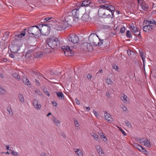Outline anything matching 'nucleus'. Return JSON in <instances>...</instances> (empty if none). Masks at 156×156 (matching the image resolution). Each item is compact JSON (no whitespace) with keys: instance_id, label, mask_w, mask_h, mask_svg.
I'll use <instances>...</instances> for the list:
<instances>
[{"instance_id":"56","label":"nucleus","mask_w":156,"mask_h":156,"mask_svg":"<svg viewBox=\"0 0 156 156\" xmlns=\"http://www.w3.org/2000/svg\"><path fill=\"white\" fill-rule=\"evenodd\" d=\"M120 130L123 133V134L124 136L126 135V133L123 129H120Z\"/></svg>"},{"instance_id":"25","label":"nucleus","mask_w":156,"mask_h":156,"mask_svg":"<svg viewBox=\"0 0 156 156\" xmlns=\"http://www.w3.org/2000/svg\"><path fill=\"white\" fill-rule=\"evenodd\" d=\"M123 95H122L121 97V99L124 103L126 102L127 101V96L124 94H123Z\"/></svg>"},{"instance_id":"50","label":"nucleus","mask_w":156,"mask_h":156,"mask_svg":"<svg viewBox=\"0 0 156 156\" xmlns=\"http://www.w3.org/2000/svg\"><path fill=\"white\" fill-rule=\"evenodd\" d=\"M107 120L108 121V122L109 123H111L113 120V119L111 117L110 118H109Z\"/></svg>"},{"instance_id":"57","label":"nucleus","mask_w":156,"mask_h":156,"mask_svg":"<svg viewBox=\"0 0 156 156\" xmlns=\"http://www.w3.org/2000/svg\"><path fill=\"white\" fill-rule=\"evenodd\" d=\"M35 81L36 84L38 85H40V83L39 81L37 79L35 80Z\"/></svg>"},{"instance_id":"30","label":"nucleus","mask_w":156,"mask_h":156,"mask_svg":"<svg viewBox=\"0 0 156 156\" xmlns=\"http://www.w3.org/2000/svg\"><path fill=\"white\" fill-rule=\"evenodd\" d=\"M126 36L127 37L131 38L132 37V35L130 31L129 30H127L126 32Z\"/></svg>"},{"instance_id":"37","label":"nucleus","mask_w":156,"mask_h":156,"mask_svg":"<svg viewBox=\"0 0 156 156\" xmlns=\"http://www.w3.org/2000/svg\"><path fill=\"white\" fill-rule=\"evenodd\" d=\"M106 82L108 84H111L112 82V80L110 78H108L106 80Z\"/></svg>"},{"instance_id":"26","label":"nucleus","mask_w":156,"mask_h":156,"mask_svg":"<svg viewBox=\"0 0 156 156\" xmlns=\"http://www.w3.org/2000/svg\"><path fill=\"white\" fill-rule=\"evenodd\" d=\"M104 112L105 113V118L106 120L109 119V118L111 117V115L110 114L107 113L105 111H104Z\"/></svg>"},{"instance_id":"1","label":"nucleus","mask_w":156,"mask_h":156,"mask_svg":"<svg viewBox=\"0 0 156 156\" xmlns=\"http://www.w3.org/2000/svg\"><path fill=\"white\" fill-rule=\"evenodd\" d=\"M78 9L76 8L73 9L72 11L73 16L70 15L71 12H69L65 17V21H63L62 23L61 27H58L56 30H61L65 29L72 22L76 23L78 20Z\"/></svg>"},{"instance_id":"4","label":"nucleus","mask_w":156,"mask_h":156,"mask_svg":"<svg viewBox=\"0 0 156 156\" xmlns=\"http://www.w3.org/2000/svg\"><path fill=\"white\" fill-rule=\"evenodd\" d=\"M24 30H27L28 33L35 36L37 35L40 33V29L39 27L36 26H30L27 28L24 29Z\"/></svg>"},{"instance_id":"13","label":"nucleus","mask_w":156,"mask_h":156,"mask_svg":"<svg viewBox=\"0 0 156 156\" xmlns=\"http://www.w3.org/2000/svg\"><path fill=\"white\" fill-rule=\"evenodd\" d=\"M81 19L84 21L88 22L91 20V17L89 15L84 13L81 17Z\"/></svg>"},{"instance_id":"3","label":"nucleus","mask_w":156,"mask_h":156,"mask_svg":"<svg viewBox=\"0 0 156 156\" xmlns=\"http://www.w3.org/2000/svg\"><path fill=\"white\" fill-rule=\"evenodd\" d=\"M110 9H100V13L98 14L99 16L101 18H112L114 17V12L115 10V8L114 6H110Z\"/></svg>"},{"instance_id":"53","label":"nucleus","mask_w":156,"mask_h":156,"mask_svg":"<svg viewBox=\"0 0 156 156\" xmlns=\"http://www.w3.org/2000/svg\"><path fill=\"white\" fill-rule=\"evenodd\" d=\"M136 27H135L133 25H131L130 26H129V28L131 31L132 30H133V29H135Z\"/></svg>"},{"instance_id":"17","label":"nucleus","mask_w":156,"mask_h":156,"mask_svg":"<svg viewBox=\"0 0 156 156\" xmlns=\"http://www.w3.org/2000/svg\"><path fill=\"white\" fill-rule=\"evenodd\" d=\"M136 146L138 147L137 149L139 151H142L143 152H146L145 153V154H147L148 152L144 148L142 147L141 146L139 145L138 144H136Z\"/></svg>"},{"instance_id":"11","label":"nucleus","mask_w":156,"mask_h":156,"mask_svg":"<svg viewBox=\"0 0 156 156\" xmlns=\"http://www.w3.org/2000/svg\"><path fill=\"white\" fill-rule=\"evenodd\" d=\"M90 0H85L83 1L82 3H81V2H80V3L79 5V11L80 10V8L82 7H86V8L88 6V5L90 4V3H89Z\"/></svg>"},{"instance_id":"64","label":"nucleus","mask_w":156,"mask_h":156,"mask_svg":"<svg viewBox=\"0 0 156 156\" xmlns=\"http://www.w3.org/2000/svg\"><path fill=\"white\" fill-rule=\"evenodd\" d=\"M93 112L94 114L96 116H97L96 115L98 114L96 111L94 110H93Z\"/></svg>"},{"instance_id":"51","label":"nucleus","mask_w":156,"mask_h":156,"mask_svg":"<svg viewBox=\"0 0 156 156\" xmlns=\"http://www.w3.org/2000/svg\"><path fill=\"white\" fill-rule=\"evenodd\" d=\"M79 156H83L82 152L81 150L79 149Z\"/></svg>"},{"instance_id":"8","label":"nucleus","mask_w":156,"mask_h":156,"mask_svg":"<svg viewBox=\"0 0 156 156\" xmlns=\"http://www.w3.org/2000/svg\"><path fill=\"white\" fill-rule=\"evenodd\" d=\"M40 27H42V28L40 29V33L43 35H48L49 34L50 31V27L48 24H42L39 25Z\"/></svg>"},{"instance_id":"48","label":"nucleus","mask_w":156,"mask_h":156,"mask_svg":"<svg viewBox=\"0 0 156 156\" xmlns=\"http://www.w3.org/2000/svg\"><path fill=\"white\" fill-rule=\"evenodd\" d=\"M140 5H145L146 2L143 0H140Z\"/></svg>"},{"instance_id":"23","label":"nucleus","mask_w":156,"mask_h":156,"mask_svg":"<svg viewBox=\"0 0 156 156\" xmlns=\"http://www.w3.org/2000/svg\"><path fill=\"white\" fill-rule=\"evenodd\" d=\"M43 55V53L42 52L40 51L37 53H36L34 55V56L36 58H40Z\"/></svg>"},{"instance_id":"52","label":"nucleus","mask_w":156,"mask_h":156,"mask_svg":"<svg viewBox=\"0 0 156 156\" xmlns=\"http://www.w3.org/2000/svg\"><path fill=\"white\" fill-rule=\"evenodd\" d=\"M44 92L45 94L47 95L48 97L50 96V94L48 90L44 91Z\"/></svg>"},{"instance_id":"31","label":"nucleus","mask_w":156,"mask_h":156,"mask_svg":"<svg viewBox=\"0 0 156 156\" xmlns=\"http://www.w3.org/2000/svg\"><path fill=\"white\" fill-rule=\"evenodd\" d=\"M147 23H148V25H150V24H153V21H149L148 20H144L143 23V25H144V23H145V24H147Z\"/></svg>"},{"instance_id":"6","label":"nucleus","mask_w":156,"mask_h":156,"mask_svg":"<svg viewBox=\"0 0 156 156\" xmlns=\"http://www.w3.org/2000/svg\"><path fill=\"white\" fill-rule=\"evenodd\" d=\"M69 39V41L71 42L73 44L72 47L73 49H76L78 47V36L74 34H71Z\"/></svg>"},{"instance_id":"39","label":"nucleus","mask_w":156,"mask_h":156,"mask_svg":"<svg viewBox=\"0 0 156 156\" xmlns=\"http://www.w3.org/2000/svg\"><path fill=\"white\" fill-rule=\"evenodd\" d=\"M93 136L94 138L97 141L98 139H99V136L96 134L94 133L93 134Z\"/></svg>"},{"instance_id":"43","label":"nucleus","mask_w":156,"mask_h":156,"mask_svg":"<svg viewBox=\"0 0 156 156\" xmlns=\"http://www.w3.org/2000/svg\"><path fill=\"white\" fill-rule=\"evenodd\" d=\"M113 68L115 70L117 71L118 69V67L115 64H113L112 65Z\"/></svg>"},{"instance_id":"27","label":"nucleus","mask_w":156,"mask_h":156,"mask_svg":"<svg viewBox=\"0 0 156 156\" xmlns=\"http://www.w3.org/2000/svg\"><path fill=\"white\" fill-rule=\"evenodd\" d=\"M100 137L104 142H106L108 141V140L107 137L105 136L104 134L100 135Z\"/></svg>"},{"instance_id":"18","label":"nucleus","mask_w":156,"mask_h":156,"mask_svg":"<svg viewBox=\"0 0 156 156\" xmlns=\"http://www.w3.org/2000/svg\"><path fill=\"white\" fill-rule=\"evenodd\" d=\"M22 80L23 83L25 84L28 85L30 84V83L28 79L26 77H23Z\"/></svg>"},{"instance_id":"28","label":"nucleus","mask_w":156,"mask_h":156,"mask_svg":"<svg viewBox=\"0 0 156 156\" xmlns=\"http://www.w3.org/2000/svg\"><path fill=\"white\" fill-rule=\"evenodd\" d=\"M7 110L9 112V114L11 116H12L13 115V113L12 111L11 108L10 107H7Z\"/></svg>"},{"instance_id":"19","label":"nucleus","mask_w":156,"mask_h":156,"mask_svg":"<svg viewBox=\"0 0 156 156\" xmlns=\"http://www.w3.org/2000/svg\"><path fill=\"white\" fill-rule=\"evenodd\" d=\"M18 97L19 99L21 102L22 103H24V97L22 94H19L18 95Z\"/></svg>"},{"instance_id":"22","label":"nucleus","mask_w":156,"mask_h":156,"mask_svg":"<svg viewBox=\"0 0 156 156\" xmlns=\"http://www.w3.org/2000/svg\"><path fill=\"white\" fill-rule=\"evenodd\" d=\"M12 76L16 79L18 80H20V76L16 73H14L12 74Z\"/></svg>"},{"instance_id":"44","label":"nucleus","mask_w":156,"mask_h":156,"mask_svg":"<svg viewBox=\"0 0 156 156\" xmlns=\"http://www.w3.org/2000/svg\"><path fill=\"white\" fill-rule=\"evenodd\" d=\"M9 33L8 32H6L4 34L3 37H5V39L7 37L9 36ZM3 38L4 37H3Z\"/></svg>"},{"instance_id":"35","label":"nucleus","mask_w":156,"mask_h":156,"mask_svg":"<svg viewBox=\"0 0 156 156\" xmlns=\"http://www.w3.org/2000/svg\"><path fill=\"white\" fill-rule=\"evenodd\" d=\"M89 3H90V4H89L88 5V6H88H90V7H92V8H95V4L94 2H92L90 1V0Z\"/></svg>"},{"instance_id":"40","label":"nucleus","mask_w":156,"mask_h":156,"mask_svg":"<svg viewBox=\"0 0 156 156\" xmlns=\"http://www.w3.org/2000/svg\"><path fill=\"white\" fill-rule=\"evenodd\" d=\"M127 54L128 55L131 56L134 53V52L129 49H128L127 51Z\"/></svg>"},{"instance_id":"15","label":"nucleus","mask_w":156,"mask_h":156,"mask_svg":"<svg viewBox=\"0 0 156 156\" xmlns=\"http://www.w3.org/2000/svg\"><path fill=\"white\" fill-rule=\"evenodd\" d=\"M20 48L18 46L16 45H14L13 46L12 50L13 53H16L20 50Z\"/></svg>"},{"instance_id":"42","label":"nucleus","mask_w":156,"mask_h":156,"mask_svg":"<svg viewBox=\"0 0 156 156\" xmlns=\"http://www.w3.org/2000/svg\"><path fill=\"white\" fill-rule=\"evenodd\" d=\"M125 122L126 125L127 126L129 127L132 126L130 122H129L128 121H125Z\"/></svg>"},{"instance_id":"36","label":"nucleus","mask_w":156,"mask_h":156,"mask_svg":"<svg viewBox=\"0 0 156 156\" xmlns=\"http://www.w3.org/2000/svg\"><path fill=\"white\" fill-rule=\"evenodd\" d=\"M25 32L24 31L21 32L20 34L18 35V37H21L22 36H24L25 35Z\"/></svg>"},{"instance_id":"16","label":"nucleus","mask_w":156,"mask_h":156,"mask_svg":"<svg viewBox=\"0 0 156 156\" xmlns=\"http://www.w3.org/2000/svg\"><path fill=\"white\" fill-rule=\"evenodd\" d=\"M55 93H56V95L58 97L59 99L61 100H63L64 99V94L61 92H55Z\"/></svg>"},{"instance_id":"61","label":"nucleus","mask_w":156,"mask_h":156,"mask_svg":"<svg viewBox=\"0 0 156 156\" xmlns=\"http://www.w3.org/2000/svg\"><path fill=\"white\" fill-rule=\"evenodd\" d=\"M103 3L105 4H109V2L108 1L104 0Z\"/></svg>"},{"instance_id":"9","label":"nucleus","mask_w":156,"mask_h":156,"mask_svg":"<svg viewBox=\"0 0 156 156\" xmlns=\"http://www.w3.org/2000/svg\"><path fill=\"white\" fill-rule=\"evenodd\" d=\"M85 10H86V11L88 13V15L90 16L94 17L96 15L97 11L95 8L88 6L87 7L86 9H83V12H84Z\"/></svg>"},{"instance_id":"12","label":"nucleus","mask_w":156,"mask_h":156,"mask_svg":"<svg viewBox=\"0 0 156 156\" xmlns=\"http://www.w3.org/2000/svg\"><path fill=\"white\" fill-rule=\"evenodd\" d=\"M32 103L35 108L37 110H39L41 108V105L39 104L38 101L36 99L33 100Z\"/></svg>"},{"instance_id":"14","label":"nucleus","mask_w":156,"mask_h":156,"mask_svg":"<svg viewBox=\"0 0 156 156\" xmlns=\"http://www.w3.org/2000/svg\"><path fill=\"white\" fill-rule=\"evenodd\" d=\"M110 6H113L111 5L110 4H104V5H101L100 6V8L98 9V14L100 13V9H109L110 10H111V9L110 8Z\"/></svg>"},{"instance_id":"59","label":"nucleus","mask_w":156,"mask_h":156,"mask_svg":"<svg viewBox=\"0 0 156 156\" xmlns=\"http://www.w3.org/2000/svg\"><path fill=\"white\" fill-rule=\"evenodd\" d=\"M52 104L55 106H56L57 105V103L55 102V101H53L52 102Z\"/></svg>"},{"instance_id":"58","label":"nucleus","mask_w":156,"mask_h":156,"mask_svg":"<svg viewBox=\"0 0 156 156\" xmlns=\"http://www.w3.org/2000/svg\"><path fill=\"white\" fill-rule=\"evenodd\" d=\"M33 52V50H30L28 51L27 52V54H29L30 53H32Z\"/></svg>"},{"instance_id":"54","label":"nucleus","mask_w":156,"mask_h":156,"mask_svg":"<svg viewBox=\"0 0 156 156\" xmlns=\"http://www.w3.org/2000/svg\"><path fill=\"white\" fill-rule=\"evenodd\" d=\"M98 36L97 35V36H96V38H95V39H93V40H94V41L95 42H98Z\"/></svg>"},{"instance_id":"7","label":"nucleus","mask_w":156,"mask_h":156,"mask_svg":"<svg viewBox=\"0 0 156 156\" xmlns=\"http://www.w3.org/2000/svg\"><path fill=\"white\" fill-rule=\"evenodd\" d=\"M80 49V51L81 52L86 51H92L94 50V48L92 45L87 42L83 43L81 45Z\"/></svg>"},{"instance_id":"2","label":"nucleus","mask_w":156,"mask_h":156,"mask_svg":"<svg viewBox=\"0 0 156 156\" xmlns=\"http://www.w3.org/2000/svg\"><path fill=\"white\" fill-rule=\"evenodd\" d=\"M47 45L44 47L45 52L49 53L51 52L50 48L52 49L58 48L60 47V42L57 38L53 37L48 38L46 41Z\"/></svg>"},{"instance_id":"5","label":"nucleus","mask_w":156,"mask_h":156,"mask_svg":"<svg viewBox=\"0 0 156 156\" xmlns=\"http://www.w3.org/2000/svg\"><path fill=\"white\" fill-rule=\"evenodd\" d=\"M97 35L94 33L91 34L89 37V40L90 43L92 44V45L97 46H101L103 44V42L104 40H106L105 39H101L98 37L99 41V42H95L93 39L96 38V36Z\"/></svg>"},{"instance_id":"10","label":"nucleus","mask_w":156,"mask_h":156,"mask_svg":"<svg viewBox=\"0 0 156 156\" xmlns=\"http://www.w3.org/2000/svg\"><path fill=\"white\" fill-rule=\"evenodd\" d=\"M63 51L66 56H72L73 55V51L71 50L69 47L63 46L62 48Z\"/></svg>"},{"instance_id":"24","label":"nucleus","mask_w":156,"mask_h":156,"mask_svg":"<svg viewBox=\"0 0 156 156\" xmlns=\"http://www.w3.org/2000/svg\"><path fill=\"white\" fill-rule=\"evenodd\" d=\"M144 145L146 147H151V144L149 141L147 139L145 140L144 142Z\"/></svg>"},{"instance_id":"41","label":"nucleus","mask_w":156,"mask_h":156,"mask_svg":"<svg viewBox=\"0 0 156 156\" xmlns=\"http://www.w3.org/2000/svg\"><path fill=\"white\" fill-rule=\"evenodd\" d=\"M97 151L100 155L103 154V151L101 148H99L97 150Z\"/></svg>"},{"instance_id":"46","label":"nucleus","mask_w":156,"mask_h":156,"mask_svg":"<svg viewBox=\"0 0 156 156\" xmlns=\"http://www.w3.org/2000/svg\"><path fill=\"white\" fill-rule=\"evenodd\" d=\"M74 120L75 126L76 127H78V126L77 125H78V122L77 120V119L76 118H74Z\"/></svg>"},{"instance_id":"38","label":"nucleus","mask_w":156,"mask_h":156,"mask_svg":"<svg viewBox=\"0 0 156 156\" xmlns=\"http://www.w3.org/2000/svg\"><path fill=\"white\" fill-rule=\"evenodd\" d=\"M125 30L126 28L125 27H123L120 29L119 33H120L121 34H122L125 32Z\"/></svg>"},{"instance_id":"34","label":"nucleus","mask_w":156,"mask_h":156,"mask_svg":"<svg viewBox=\"0 0 156 156\" xmlns=\"http://www.w3.org/2000/svg\"><path fill=\"white\" fill-rule=\"evenodd\" d=\"M139 31H140V29L139 28H137V27H136L135 29H133V30H131L133 34L135 33H138Z\"/></svg>"},{"instance_id":"63","label":"nucleus","mask_w":156,"mask_h":156,"mask_svg":"<svg viewBox=\"0 0 156 156\" xmlns=\"http://www.w3.org/2000/svg\"><path fill=\"white\" fill-rule=\"evenodd\" d=\"M98 2L100 3H103L104 0H98Z\"/></svg>"},{"instance_id":"45","label":"nucleus","mask_w":156,"mask_h":156,"mask_svg":"<svg viewBox=\"0 0 156 156\" xmlns=\"http://www.w3.org/2000/svg\"><path fill=\"white\" fill-rule=\"evenodd\" d=\"M52 19V17H47L44 19V22H45L48 21L49 20H51Z\"/></svg>"},{"instance_id":"60","label":"nucleus","mask_w":156,"mask_h":156,"mask_svg":"<svg viewBox=\"0 0 156 156\" xmlns=\"http://www.w3.org/2000/svg\"><path fill=\"white\" fill-rule=\"evenodd\" d=\"M9 56L12 58H14V55L13 54H9Z\"/></svg>"},{"instance_id":"33","label":"nucleus","mask_w":156,"mask_h":156,"mask_svg":"<svg viewBox=\"0 0 156 156\" xmlns=\"http://www.w3.org/2000/svg\"><path fill=\"white\" fill-rule=\"evenodd\" d=\"M53 121L54 122L55 124L57 126H58V125L59 124L60 122L55 117H54V119H53Z\"/></svg>"},{"instance_id":"62","label":"nucleus","mask_w":156,"mask_h":156,"mask_svg":"<svg viewBox=\"0 0 156 156\" xmlns=\"http://www.w3.org/2000/svg\"><path fill=\"white\" fill-rule=\"evenodd\" d=\"M140 6H141L142 8V9H143L144 10H145V9H146V7H145V6L144 5H140Z\"/></svg>"},{"instance_id":"21","label":"nucleus","mask_w":156,"mask_h":156,"mask_svg":"<svg viewBox=\"0 0 156 156\" xmlns=\"http://www.w3.org/2000/svg\"><path fill=\"white\" fill-rule=\"evenodd\" d=\"M139 51L140 55L141 58L142 60L145 59V57H146V56L144 55L143 51L142 50H140Z\"/></svg>"},{"instance_id":"20","label":"nucleus","mask_w":156,"mask_h":156,"mask_svg":"<svg viewBox=\"0 0 156 156\" xmlns=\"http://www.w3.org/2000/svg\"><path fill=\"white\" fill-rule=\"evenodd\" d=\"M149 25H146L144 26L143 28V30L144 31H145L147 32H149L150 31L149 30Z\"/></svg>"},{"instance_id":"49","label":"nucleus","mask_w":156,"mask_h":156,"mask_svg":"<svg viewBox=\"0 0 156 156\" xmlns=\"http://www.w3.org/2000/svg\"><path fill=\"white\" fill-rule=\"evenodd\" d=\"M149 30L150 31H151L152 30L155 28V27L153 25H150L149 26Z\"/></svg>"},{"instance_id":"32","label":"nucleus","mask_w":156,"mask_h":156,"mask_svg":"<svg viewBox=\"0 0 156 156\" xmlns=\"http://www.w3.org/2000/svg\"><path fill=\"white\" fill-rule=\"evenodd\" d=\"M6 93V91L3 89L2 88L0 87V94H4Z\"/></svg>"},{"instance_id":"47","label":"nucleus","mask_w":156,"mask_h":156,"mask_svg":"<svg viewBox=\"0 0 156 156\" xmlns=\"http://www.w3.org/2000/svg\"><path fill=\"white\" fill-rule=\"evenodd\" d=\"M11 154L15 156H17L18 155V152L14 151H11Z\"/></svg>"},{"instance_id":"55","label":"nucleus","mask_w":156,"mask_h":156,"mask_svg":"<svg viewBox=\"0 0 156 156\" xmlns=\"http://www.w3.org/2000/svg\"><path fill=\"white\" fill-rule=\"evenodd\" d=\"M87 77L88 79H90L92 78V75L90 74H88L87 75Z\"/></svg>"},{"instance_id":"29","label":"nucleus","mask_w":156,"mask_h":156,"mask_svg":"<svg viewBox=\"0 0 156 156\" xmlns=\"http://www.w3.org/2000/svg\"><path fill=\"white\" fill-rule=\"evenodd\" d=\"M134 34L135 35V36H137V37L139 38L140 39H142V37L141 35V32L140 30L139 31L138 33H135V34Z\"/></svg>"}]
</instances>
